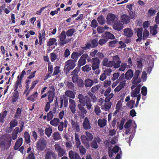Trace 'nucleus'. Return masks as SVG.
Here are the masks:
<instances>
[{"label":"nucleus","instance_id":"1","mask_svg":"<svg viewBox=\"0 0 159 159\" xmlns=\"http://www.w3.org/2000/svg\"><path fill=\"white\" fill-rule=\"evenodd\" d=\"M69 97L72 99H74L75 96L73 92L71 90H67L66 91L65 95H63L60 97V104L59 105V107L61 108L62 107L63 105L65 107H66L68 106V98Z\"/></svg>","mask_w":159,"mask_h":159},{"label":"nucleus","instance_id":"2","mask_svg":"<svg viewBox=\"0 0 159 159\" xmlns=\"http://www.w3.org/2000/svg\"><path fill=\"white\" fill-rule=\"evenodd\" d=\"M78 98L79 99V102L83 106L86 105V108L88 110H90L92 107V104L90 99L87 96H84L82 94L78 95Z\"/></svg>","mask_w":159,"mask_h":159},{"label":"nucleus","instance_id":"3","mask_svg":"<svg viewBox=\"0 0 159 159\" xmlns=\"http://www.w3.org/2000/svg\"><path fill=\"white\" fill-rule=\"evenodd\" d=\"M6 139L1 141L0 143V147L2 150H7L9 149L11 145L12 141L11 137H6Z\"/></svg>","mask_w":159,"mask_h":159},{"label":"nucleus","instance_id":"4","mask_svg":"<svg viewBox=\"0 0 159 159\" xmlns=\"http://www.w3.org/2000/svg\"><path fill=\"white\" fill-rule=\"evenodd\" d=\"M66 32L64 31H62L59 35V38L60 42L59 43V44L60 46H64L65 44L67 43L71 40V39H68L66 40Z\"/></svg>","mask_w":159,"mask_h":159},{"label":"nucleus","instance_id":"5","mask_svg":"<svg viewBox=\"0 0 159 159\" xmlns=\"http://www.w3.org/2000/svg\"><path fill=\"white\" fill-rule=\"evenodd\" d=\"M47 142L44 138L39 140L36 143L37 149L40 151H42L46 147Z\"/></svg>","mask_w":159,"mask_h":159},{"label":"nucleus","instance_id":"6","mask_svg":"<svg viewBox=\"0 0 159 159\" xmlns=\"http://www.w3.org/2000/svg\"><path fill=\"white\" fill-rule=\"evenodd\" d=\"M54 147L55 150L58 153V157H62L65 155V150L62 148L59 144L56 143L54 145Z\"/></svg>","mask_w":159,"mask_h":159},{"label":"nucleus","instance_id":"7","mask_svg":"<svg viewBox=\"0 0 159 159\" xmlns=\"http://www.w3.org/2000/svg\"><path fill=\"white\" fill-rule=\"evenodd\" d=\"M100 58L98 57H94L92 58V67L93 70L98 69L100 64Z\"/></svg>","mask_w":159,"mask_h":159},{"label":"nucleus","instance_id":"8","mask_svg":"<svg viewBox=\"0 0 159 159\" xmlns=\"http://www.w3.org/2000/svg\"><path fill=\"white\" fill-rule=\"evenodd\" d=\"M89 55L93 57H98L101 59H103L104 57V54L102 52H98L97 49H93L90 52Z\"/></svg>","mask_w":159,"mask_h":159},{"label":"nucleus","instance_id":"9","mask_svg":"<svg viewBox=\"0 0 159 159\" xmlns=\"http://www.w3.org/2000/svg\"><path fill=\"white\" fill-rule=\"evenodd\" d=\"M118 19L116 16L112 13H109L108 14L107 17V23L110 25H111L114 23Z\"/></svg>","mask_w":159,"mask_h":159},{"label":"nucleus","instance_id":"10","mask_svg":"<svg viewBox=\"0 0 159 159\" xmlns=\"http://www.w3.org/2000/svg\"><path fill=\"white\" fill-rule=\"evenodd\" d=\"M76 62L73 60H69L66 62V70L69 71L70 70L73 69L75 66Z\"/></svg>","mask_w":159,"mask_h":159},{"label":"nucleus","instance_id":"11","mask_svg":"<svg viewBox=\"0 0 159 159\" xmlns=\"http://www.w3.org/2000/svg\"><path fill=\"white\" fill-rule=\"evenodd\" d=\"M17 78V79L14 84V91L19 92V89L18 90V88L21 89L22 87V80L20 78V75L18 76Z\"/></svg>","mask_w":159,"mask_h":159},{"label":"nucleus","instance_id":"12","mask_svg":"<svg viewBox=\"0 0 159 159\" xmlns=\"http://www.w3.org/2000/svg\"><path fill=\"white\" fill-rule=\"evenodd\" d=\"M88 56L87 54H83L78 61V66H81L85 64L86 63V59Z\"/></svg>","mask_w":159,"mask_h":159},{"label":"nucleus","instance_id":"13","mask_svg":"<svg viewBox=\"0 0 159 159\" xmlns=\"http://www.w3.org/2000/svg\"><path fill=\"white\" fill-rule=\"evenodd\" d=\"M57 155L52 150L48 151L45 155V159H56Z\"/></svg>","mask_w":159,"mask_h":159},{"label":"nucleus","instance_id":"14","mask_svg":"<svg viewBox=\"0 0 159 159\" xmlns=\"http://www.w3.org/2000/svg\"><path fill=\"white\" fill-rule=\"evenodd\" d=\"M70 122L73 129L77 132H79L80 131L79 124L77 121L72 119L71 120Z\"/></svg>","mask_w":159,"mask_h":159},{"label":"nucleus","instance_id":"15","mask_svg":"<svg viewBox=\"0 0 159 159\" xmlns=\"http://www.w3.org/2000/svg\"><path fill=\"white\" fill-rule=\"evenodd\" d=\"M101 141V140L99 137H95L92 142L91 143V146L93 148L97 149L98 147L97 143H100Z\"/></svg>","mask_w":159,"mask_h":159},{"label":"nucleus","instance_id":"16","mask_svg":"<svg viewBox=\"0 0 159 159\" xmlns=\"http://www.w3.org/2000/svg\"><path fill=\"white\" fill-rule=\"evenodd\" d=\"M113 28L115 30L118 31L121 30L123 28V25L120 21H116L113 24Z\"/></svg>","mask_w":159,"mask_h":159},{"label":"nucleus","instance_id":"17","mask_svg":"<svg viewBox=\"0 0 159 159\" xmlns=\"http://www.w3.org/2000/svg\"><path fill=\"white\" fill-rule=\"evenodd\" d=\"M143 29L142 27L138 28L136 31V33L138 38L136 39V42L141 41L142 40Z\"/></svg>","mask_w":159,"mask_h":159},{"label":"nucleus","instance_id":"18","mask_svg":"<svg viewBox=\"0 0 159 159\" xmlns=\"http://www.w3.org/2000/svg\"><path fill=\"white\" fill-rule=\"evenodd\" d=\"M124 35L127 38L131 37L134 34L133 30L130 28H126L125 29L123 30Z\"/></svg>","mask_w":159,"mask_h":159},{"label":"nucleus","instance_id":"19","mask_svg":"<svg viewBox=\"0 0 159 159\" xmlns=\"http://www.w3.org/2000/svg\"><path fill=\"white\" fill-rule=\"evenodd\" d=\"M141 87V85L140 84L138 85L135 89L131 92L130 93L131 96L133 97H136L137 95L139 94Z\"/></svg>","mask_w":159,"mask_h":159},{"label":"nucleus","instance_id":"20","mask_svg":"<svg viewBox=\"0 0 159 159\" xmlns=\"http://www.w3.org/2000/svg\"><path fill=\"white\" fill-rule=\"evenodd\" d=\"M55 89L54 88H53V90H50L48 92V102L51 103L53 101L55 97V93L54 92Z\"/></svg>","mask_w":159,"mask_h":159},{"label":"nucleus","instance_id":"21","mask_svg":"<svg viewBox=\"0 0 159 159\" xmlns=\"http://www.w3.org/2000/svg\"><path fill=\"white\" fill-rule=\"evenodd\" d=\"M69 157L70 159H81L80 156L77 153H75L72 150L69 152Z\"/></svg>","mask_w":159,"mask_h":159},{"label":"nucleus","instance_id":"22","mask_svg":"<svg viewBox=\"0 0 159 159\" xmlns=\"http://www.w3.org/2000/svg\"><path fill=\"white\" fill-rule=\"evenodd\" d=\"M121 22L124 24H126L130 22V19L129 16L127 15L124 14L122 15L120 17Z\"/></svg>","mask_w":159,"mask_h":159},{"label":"nucleus","instance_id":"23","mask_svg":"<svg viewBox=\"0 0 159 159\" xmlns=\"http://www.w3.org/2000/svg\"><path fill=\"white\" fill-rule=\"evenodd\" d=\"M23 140L22 138H19L17 140L14 147V149L15 150H18L21 146L22 144Z\"/></svg>","mask_w":159,"mask_h":159},{"label":"nucleus","instance_id":"24","mask_svg":"<svg viewBox=\"0 0 159 159\" xmlns=\"http://www.w3.org/2000/svg\"><path fill=\"white\" fill-rule=\"evenodd\" d=\"M83 126L85 129H89L91 128V125L88 118L86 117L85 118L83 123Z\"/></svg>","mask_w":159,"mask_h":159},{"label":"nucleus","instance_id":"25","mask_svg":"<svg viewBox=\"0 0 159 159\" xmlns=\"http://www.w3.org/2000/svg\"><path fill=\"white\" fill-rule=\"evenodd\" d=\"M24 137L26 143L30 145L31 142L30 136L28 132L25 131L24 134Z\"/></svg>","mask_w":159,"mask_h":159},{"label":"nucleus","instance_id":"26","mask_svg":"<svg viewBox=\"0 0 159 159\" xmlns=\"http://www.w3.org/2000/svg\"><path fill=\"white\" fill-rule=\"evenodd\" d=\"M112 61H109V60L107 58L105 57L103 59L102 61V65L105 66L107 67H112Z\"/></svg>","mask_w":159,"mask_h":159},{"label":"nucleus","instance_id":"27","mask_svg":"<svg viewBox=\"0 0 159 159\" xmlns=\"http://www.w3.org/2000/svg\"><path fill=\"white\" fill-rule=\"evenodd\" d=\"M158 24H155L153 26L150 27V32L151 34L153 35H155L157 33V29L158 27Z\"/></svg>","mask_w":159,"mask_h":159},{"label":"nucleus","instance_id":"28","mask_svg":"<svg viewBox=\"0 0 159 159\" xmlns=\"http://www.w3.org/2000/svg\"><path fill=\"white\" fill-rule=\"evenodd\" d=\"M107 122V120L104 118L103 119L99 118L98 121V125L100 128H103L106 126Z\"/></svg>","mask_w":159,"mask_h":159},{"label":"nucleus","instance_id":"29","mask_svg":"<svg viewBox=\"0 0 159 159\" xmlns=\"http://www.w3.org/2000/svg\"><path fill=\"white\" fill-rule=\"evenodd\" d=\"M56 112V111L55 109H54L52 111H50L47 114V120L48 121H49L51 120L54 116L53 114Z\"/></svg>","mask_w":159,"mask_h":159},{"label":"nucleus","instance_id":"30","mask_svg":"<svg viewBox=\"0 0 159 159\" xmlns=\"http://www.w3.org/2000/svg\"><path fill=\"white\" fill-rule=\"evenodd\" d=\"M19 96V92L14 91L11 100V101L13 103L18 101Z\"/></svg>","mask_w":159,"mask_h":159},{"label":"nucleus","instance_id":"31","mask_svg":"<svg viewBox=\"0 0 159 159\" xmlns=\"http://www.w3.org/2000/svg\"><path fill=\"white\" fill-rule=\"evenodd\" d=\"M133 72L131 69L128 70L125 74V79L127 80H130L133 76Z\"/></svg>","mask_w":159,"mask_h":159},{"label":"nucleus","instance_id":"32","mask_svg":"<svg viewBox=\"0 0 159 159\" xmlns=\"http://www.w3.org/2000/svg\"><path fill=\"white\" fill-rule=\"evenodd\" d=\"M86 138V136L85 135H82L81 136V141L83 144L85 146V147L87 148H89L90 147L89 143L88 141L85 139Z\"/></svg>","mask_w":159,"mask_h":159},{"label":"nucleus","instance_id":"33","mask_svg":"<svg viewBox=\"0 0 159 159\" xmlns=\"http://www.w3.org/2000/svg\"><path fill=\"white\" fill-rule=\"evenodd\" d=\"M60 122V120L58 118H54L53 119L51 120L50 121V124L51 125L56 127L58 125Z\"/></svg>","mask_w":159,"mask_h":159},{"label":"nucleus","instance_id":"34","mask_svg":"<svg viewBox=\"0 0 159 159\" xmlns=\"http://www.w3.org/2000/svg\"><path fill=\"white\" fill-rule=\"evenodd\" d=\"M94 83L93 80L89 79H88L85 80L84 85L86 87H90Z\"/></svg>","mask_w":159,"mask_h":159},{"label":"nucleus","instance_id":"35","mask_svg":"<svg viewBox=\"0 0 159 159\" xmlns=\"http://www.w3.org/2000/svg\"><path fill=\"white\" fill-rule=\"evenodd\" d=\"M56 41L57 40L55 38H50L47 43V45L48 46H52L55 44L57 45V43L56 42Z\"/></svg>","mask_w":159,"mask_h":159},{"label":"nucleus","instance_id":"36","mask_svg":"<svg viewBox=\"0 0 159 159\" xmlns=\"http://www.w3.org/2000/svg\"><path fill=\"white\" fill-rule=\"evenodd\" d=\"M22 112V109L20 108H18L14 115V117L16 119H18L21 116Z\"/></svg>","mask_w":159,"mask_h":159},{"label":"nucleus","instance_id":"37","mask_svg":"<svg viewBox=\"0 0 159 159\" xmlns=\"http://www.w3.org/2000/svg\"><path fill=\"white\" fill-rule=\"evenodd\" d=\"M84 106L81 103L79 104L77 107L79 110L83 114H86L87 113V111L84 107Z\"/></svg>","mask_w":159,"mask_h":159},{"label":"nucleus","instance_id":"38","mask_svg":"<svg viewBox=\"0 0 159 159\" xmlns=\"http://www.w3.org/2000/svg\"><path fill=\"white\" fill-rule=\"evenodd\" d=\"M38 93L36 91L34 92L30 96L28 97L27 100H30L32 102L35 101V98L37 97Z\"/></svg>","mask_w":159,"mask_h":159},{"label":"nucleus","instance_id":"39","mask_svg":"<svg viewBox=\"0 0 159 159\" xmlns=\"http://www.w3.org/2000/svg\"><path fill=\"white\" fill-rule=\"evenodd\" d=\"M97 20L99 23L101 25L105 24L106 20L103 16L102 15L99 16L97 18Z\"/></svg>","mask_w":159,"mask_h":159},{"label":"nucleus","instance_id":"40","mask_svg":"<svg viewBox=\"0 0 159 159\" xmlns=\"http://www.w3.org/2000/svg\"><path fill=\"white\" fill-rule=\"evenodd\" d=\"M149 35V31L147 29H144L143 31V35L142 36V39L146 40L148 38Z\"/></svg>","mask_w":159,"mask_h":159},{"label":"nucleus","instance_id":"41","mask_svg":"<svg viewBox=\"0 0 159 159\" xmlns=\"http://www.w3.org/2000/svg\"><path fill=\"white\" fill-rule=\"evenodd\" d=\"M105 37L108 39H113L115 38L114 35L109 32H105Z\"/></svg>","mask_w":159,"mask_h":159},{"label":"nucleus","instance_id":"42","mask_svg":"<svg viewBox=\"0 0 159 159\" xmlns=\"http://www.w3.org/2000/svg\"><path fill=\"white\" fill-rule=\"evenodd\" d=\"M76 146L77 148H79L80 153L81 155H84L85 154L86 149L83 146L80 145L78 146L77 145H76Z\"/></svg>","mask_w":159,"mask_h":159},{"label":"nucleus","instance_id":"43","mask_svg":"<svg viewBox=\"0 0 159 159\" xmlns=\"http://www.w3.org/2000/svg\"><path fill=\"white\" fill-rule=\"evenodd\" d=\"M112 66H113L114 68H117L119 67L120 66V64L121 63V61H112Z\"/></svg>","mask_w":159,"mask_h":159},{"label":"nucleus","instance_id":"44","mask_svg":"<svg viewBox=\"0 0 159 159\" xmlns=\"http://www.w3.org/2000/svg\"><path fill=\"white\" fill-rule=\"evenodd\" d=\"M91 48H93L92 47V44L89 42H87L85 44V46L84 47H82L81 48L83 49L85 51H86L87 50L90 49Z\"/></svg>","mask_w":159,"mask_h":159},{"label":"nucleus","instance_id":"45","mask_svg":"<svg viewBox=\"0 0 159 159\" xmlns=\"http://www.w3.org/2000/svg\"><path fill=\"white\" fill-rule=\"evenodd\" d=\"M79 57L76 52H73L71 56V58L73 59V60L76 62Z\"/></svg>","mask_w":159,"mask_h":159},{"label":"nucleus","instance_id":"46","mask_svg":"<svg viewBox=\"0 0 159 159\" xmlns=\"http://www.w3.org/2000/svg\"><path fill=\"white\" fill-rule=\"evenodd\" d=\"M91 44L93 48L96 47L98 45V39L96 38L92 39L91 41Z\"/></svg>","mask_w":159,"mask_h":159},{"label":"nucleus","instance_id":"47","mask_svg":"<svg viewBox=\"0 0 159 159\" xmlns=\"http://www.w3.org/2000/svg\"><path fill=\"white\" fill-rule=\"evenodd\" d=\"M86 138L85 139L87 141H91L93 139V136L92 134L90 133L86 132Z\"/></svg>","mask_w":159,"mask_h":159},{"label":"nucleus","instance_id":"48","mask_svg":"<svg viewBox=\"0 0 159 159\" xmlns=\"http://www.w3.org/2000/svg\"><path fill=\"white\" fill-rule=\"evenodd\" d=\"M100 87L101 85L100 84H97L91 88V91L93 93H96Z\"/></svg>","mask_w":159,"mask_h":159},{"label":"nucleus","instance_id":"49","mask_svg":"<svg viewBox=\"0 0 159 159\" xmlns=\"http://www.w3.org/2000/svg\"><path fill=\"white\" fill-rule=\"evenodd\" d=\"M52 136L54 140H59L61 139L60 134L58 132H54L52 134Z\"/></svg>","mask_w":159,"mask_h":159},{"label":"nucleus","instance_id":"50","mask_svg":"<svg viewBox=\"0 0 159 159\" xmlns=\"http://www.w3.org/2000/svg\"><path fill=\"white\" fill-rule=\"evenodd\" d=\"M75 146L77 145L78 146L80 145L81 143L79 138V135L76 133H75Z\"/></svg>","mask_w":159,"mask_h":159},{"label":"nucleus","instance_id":"51","mask_svg":"<svg viewBox=\"0 0 159 159\" xmlns=\"http://www.w3.org/2000/svg\"><path fill=\"white\" fill-rule=\"evenodd\" d=\"M18 121L16 119L12 120L10 123V127L12 129L17 125Z\"/></svg>","mask_w":159,"mask_h":159},{"label":"nucleus","instance_id":"52","mask_svg":"<svg viewBox=\"0 0 159 159\" xmlns=\"http://www.w3.org/2000/svg\"><path fill=\"white\" fill-rule=\"evenodd\" d=\"M88 94L89 96V97L92 100L93 102H95L97 100V98L91 92H89L88 93Z\"/></svg>","mask_w":159,"mask_h":159},{"label":"nucleus","instance_id":"53","mask_svg":"<svg viewBox=\"0 0 159 159\" xmlns=\"http://www.w3.org/2000/svg\"><path fill=\"white\" fill-rule=\"evenodd\" d=\"M75 32V30L74 29H70L68 30L66 33L67 37H71L72 36Z\"/></svg>","mask_w":159,"mask_h":159},{"label":"nucleus","instance_id":"54","mask_svg":"<svg viewBox=\"0 0 159 159\" xmlns=\"http://www.w3.org/2000/svg\"><path fill=\"white\" fill-rule=\"evenodd\" d=\"M128 13L129 16V18L132 19L134 20L136 18V15L135 11H128Z\"/></svg>","mask_w":159,"mask_h":159},{"label":"nucleus","instance_id":"55","mask_svg":"<svg viewBox=\"0 0 159 159\" xmlns=\"http://www.w3.org/2000/svg\"><path fill=\"white\" fill-rule=\"evenodd\" d=\"M156 13V10L154 9L153 8H150L148 11V16H152L154 15Z\"/></svg>","mask_w":159,"mask_h":159},{"label":"nucleus","instance_id":"56","mask_svg":"<svg viewBox=\"0 0 159 159\" xmlns=\"http://www.w3.org/2000/svg\"><path fill=\"white\" fill-rule=\"evenodd\" d=\"M91 67L89 65H86L82 67V69L84 72H89L91 70Z\"/></svg>","mask_w":159,"mask_h":159},{"label":"nucleus","instance_id":"57","mask_svg":"<svg viewBox=\"0 0 159 159\" xmlns=\"http://www.w3.org/2000/svg\"><path fill=\"white\" fill-rule=\"evenodd\" d=\"M52 132V129L51 128H48L45 129V133L46 135L48 137L51 135Z\"/></svg>","mask_w":159,"mask_h":159},{"label":"nucleus","instance_id":"58","mask_svg":"<svg viewBox=\"0 0 159 159\" xmlns=\"http://www.w3.org/2000/svg\"><path fill=\"white\" fill-rule=\"evenodd\" d=\"M69 107L72 113L74 114L75 112L76 104H69Z\"/></svg>","mask_w":159,"mask_h":159},{"label":"nucleus","instance_id":"59","mask_svg":"<svg viewBox=\"0 0 159 159\" xmlns=\"http://www.w3.org/2000/svg\"><path fill=\"white\" fill-rule=\"evenodd\" d=\"M98 25V24L96 20L94 19L91 22L90 26L93 28H96Z\"/></svg>","mask_w":159,"mask_h":159},{"label":"nucleus","instance_id":"60","mask_svg":"<svg viewBox=\"0 0 159 159\" xmlns=\"http://www.w3.org/2000/svg\"><path fill=\"white\" fill-rule=\"evenodd\" d=\"M77 82V85L79 87L83 88L84 87V83L83 80L81 79H79Z\"/></svg>","mask_w":159,"mask_h":159},{"label":"nucleus","instance_id":"61","mask_svg":"<svg viewBox=\"0 0 159 159\" xmlns=\"http://www.w3.org/2000/svg\"><path fill=\"white\" fill-rule=\"evenodd\" d=\"M57 56L54 52L51 53L50 54V57L52 62L54 61L57 58Z\"/></svg>","mask_w":159,"mask_h":159},{"label":"nucleus","instance_id":"62","mask_svg":"<svg viewBox=\"0 0 159 159\" xmlns=\"http://www.w3.org/2000/svg\"><path fill=\"white\" fill-rule=\"evenodd\" d=\"M118 41L117 39H115L109 42V46L111 47H114L116 44L117 43Z\"/></svg>","mask_w":159,"mask_h":159},{"label":"nucleus","instance_id":"63","mask_svg":"<svg viewBox=\"0 0 159 159\" xmlns=\"http://www.w3.org/2000/svg\"><path fill=\"white\" fill-rule=\"evenodd\" d=\"M127 66V64L126 63H122L119 69V70L120 71H124Z\"/></svg>","mask_w":159,"mask_h":159},{"label":"nucleus","instance_id":"64","mask_svg":"<svg viewBox=\"0 0 159 159\" xmlns=\"http://www.w3.org/2000/svg\"><path fill=\"white\" fill-rule=\"evenodd\" d=\"M66 85V87L69 89H72L74 87V85L72 82L68 81L67 82Z\"/></svg>","mask_w":159,"mask_h":159}]
</instances>
